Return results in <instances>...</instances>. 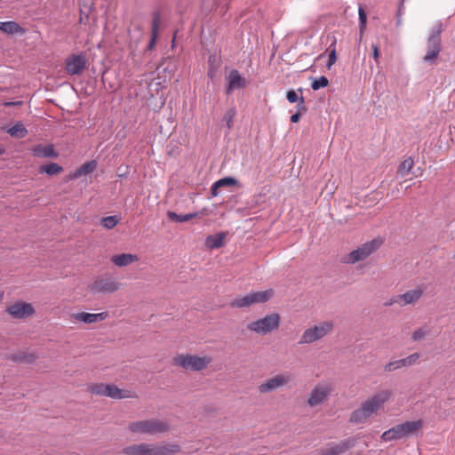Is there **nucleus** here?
Returning <instances> with one entry per match:
<instances>
[{
  "mask_svg": "<svg viewBox=\"0 0 455 455\" xmlns=\"http://www.w3.org/2000/svg\"><path fill=\"white\" fill-rule=\"evenodd\" d=\"M391 392L389 390L382 391L371 399L364 402L361 408L355 411L351 417L350 421L355 423H361L370 418L374 412L379 410L382 405L390 398Z\"/></svg>",
  "mask_w": 455,
  "mask_h": 455,
  "instance_id": "nucleus-1",
  "label": "nucleus"
},
{
  "mask_svg": "<svg viewBox=\"0 0 455 455\" xmlns=\"http://www.w3.org/2000/svg\"><path fill=\"white\" fill-rule=\"evenodd\" d=\"M179 451V446L175 444L151 446L146 443L130 446L124 450L128 455H172Z\"/></svg>",
  "mask_w": 455,
  "mask_h": 455,
  "instance_id": "nucleus-2",
  "label": "nucleus"
},
{
  "mask_svg": "<svg viewBox=\"0 0 455 455\" xmlns=\"http://www.w3.org/2000/svg\"><path fill=\"white\" fill-rule=\"evenodd\" d=\"M423 427L421 419L416 421H407L403 424L396 425L395 427L385 431L381 435L383 441H392L400 439L407 435L414 434L419 431Z\"/></svg>",
  "mask_w": 455,
  "mask_h": 455,
  "instance_id": "nucleus-3",
  "label": "nucleus"
},
{
  "mask_svg": "<svg viewBox=\"0 0 455 455\" xmlns=\"http://www.w3.org/2000/svg\"><path fill=\"white\" fill-rule=\"evenodd\" d=\"M168 425L158 419H148L132 422L129 426V429L132 433L138 434H158L168 430Z\"/></svg>",
  "mask_w": 455,
  "mask_h": 455,
  "instance_id": "nucleus-4",
  "label": "nucleus"
},
{
  "mask_svg": "<svg viewBox=\"0 0 455 455\" xmlns=\"http://www.w3.org/2000/svg\"><path fill=\"white\" fill-rule=\"evenodd\" d=\"M211 362L209 357H199L195 355H178L174 358L176 365L181 366L186 370L200 371L205 368Z\"/></svg>",
  "mask_w": 455,
  "mask_h": 455,
  "instance_id": "nucleus-5",
  "label": "nucleus"
},
{
  "mask_svg": "<svg viewBox=\"0 0 455 455\" xmlns=\"http://www.w3.org/2000/svg\"><path fill=\"white\" fill-rule=\"evenodd\" d=\"M280 317L277 314H271L260 320L251 323L248 328L258 333H267L277 329Z\"/></svg>",
  "mask_w": 455,
  "mask_h": 455,
  "instance_id": "nucleus-6",
  "label": "nucleus"
},
{
  "mask_svg": "<svg viewBox=\"0 0 455 455\" xmlns=\"http://www.w3.org/2000/svg\"><path fill=\"white\" fill-rule=\"evenodd\" d=\"M383 243L381 238H375L369 243H363L357 250L353 251L349 254L348 262L355 263L367 258L371 253L375 251Z\"/></svg>",
  "mask_w": 455,
  "mask_h": 455,
  "instance_id": "nucleus-7",
  "label": "nucleus"
},
{
  "mask_svg": "<svg viewBox=\"0 0 455 455\" xmlns=\"http://www.w3.org/2000/svg\"><path fill=\"white\" fill-rule=\"evenodd\" d=\"M86 68V60L82 54H72L66 59L65 70L68 75H80Z\"/></svg>",
  "mask_w": 455,
  "mask_h": 455,
  "instance_id": "nucleus-8",
  "label": "nucleus"
},
{
  "mask_svg": "<svg viewBox=\"0 0 455 455\" xmlns=\"http://www.w3.org/2000/svg\"><path fill=\"white\" fill-rule=\"evenodd\" d=\"M90 390L93 394L103 395L112 398H124L128 396L124 390L119 389L113 385L94 384L90 387Z\"/></svg>",
  "mask_w": 455,
  "mask_h": 455,
  "instance_id": "nucleus-9",
  "label": "nucleus"
},
{
  "mask_svg": "<svg viewBox=\"0 0 455 455\" xmlns=\"http://www.w3.org/2000/svg\"><path fill=\"white\" fill-rule=\"evenodd\" d=\"M331 328L332 324L331 323H323L313 329H308L304 332L301 342H314L327 334L331 330Z\"/></svg>",
  "mask_w": 455,
  "mask_h": 455,
  "instance_id": "nucleus-10",
  "label": "nucleus"
},
{
  "mask_svg": "<svg viewBox=\"0 0 455 455\" xmlns=\"http://www.w3.org/2000/svg\"><path fill=\"white\" fill-rule=\"evenodd\" d=\"M7 312L12 317L20 319L32 315L35 310L29 303L17 302L8 307Z\"/></svg>",
  "mask_w": 455,
  "mask_h": 455,
  "instance_id": "nucleus-11",
  "label": "nucleus"
},
{
  "mask_svg": "<svg viewBox=\"0 0 455 455\" xmlns=\"http://www.w3.org/2000/svg\"><path fill=\"white\" fill-rule=\"evenodd\" d=\"M119 288V283L110 278L97 279L92 289L96 291L101 292H114Z\"/></svg>",
  "mask_w": 455,
  "mask_h": 455,
  "instance_id": "nucleus-12",
  "label": "nucleus"
},
{
  "mask_svg": "<svg viewBox=\"0 0 455 455\" xmlns=\"http://www.w3.org/2000/svg\"><path fill=\"white\" fill-rule=\"evenodd\" d=\"M32 154L37 157H45V158H56L58 157V153L54 149V146L52 144L44 145L37 144L35 145L31 148Z\"/></svg>",
  "mask_w": 455,
  "mask_h": 455,
  "instance_id": "nucleus-13",
  "label": "nucleus"
},
{
  "mask_svg": "<svg viewBox=\"0 0 455 455\" xmlns=\"http://www.w3.org/2000/svg\"><path fill=\"white\" fill-rule=\"evenodd\" d=\"M441 51V40L438 36H433L428 40L427 52L424 57L426 61L435 60Z\"/></svg>",
  "mask_w": 455,
  "mask_h": 455,
  "instance_id": "nucleus-14",
  "label": "nucleus"
},
{
  "mask_svg": "<svg viewBox=\"0 0 455 455\" xmlns=\"http://www.w3.org/2000/svg\"><path fill=\"white\" fill-rule=\"evenodd\" d=\"M330 392L331 388L328 386L316 387L308 399V403L312 406L319 404L326 398Z\"/></svg>",
  "mask_w": 455,
  "mask_h": 455,
  "instance_id": "nucleus-15",
  "label": "nucleus"
},
{
  "mask_svg": "<svg viewBox=\"0 0 455 455\" xmlns=\"http://www.w3.org/2000/svg\"><path fill=\"white\" fill-rule=\"evenodd\" d=\"M289 379H290V378L288 376L284 377L283 375H277V376L268 379L265 383H262L259 386V390L262 393L273 390V389L287 383L289 381Z\"/></svg>",
  "mask_w": 455,
  "mask_h": 455,
  "instance_id": "nucleus-16",
  "label": "nucleus"
},
{
  "mask_svg": "<svg viewBox=\"0 0 455 455\" xmlns=\"http://www.w3.org/2000/svg\"><path fill=\"white\" fill-rule=\"evenodd\" d=\"M228 233L220 232L215 235H208L205 239V245L208 249H217L224 246L225 238Z\"/></svg>",
  "mask_w": 455,
  "mask_h": 455,
  "instance_id": "nucleus-17",
  "label": "nucleus"
},
{
  "mask_svg": "<svg viewBox=\"0 0 455 455\" xmlns=\"http://www.w3.org/2000/svg\"><path fill=\"white\" fill-rule=\"evenodd\" d=\"M138 260L137 255L130 253L116 254L111 258V261L118 267H124Z\"/></svg>",
  "mask_w": 455,
  "mask_h": 455,
  "instance_id": "nucleus-18",
  "label": "nucleus"
},
{
  "mask_svg": "<svg viewBox=\"0 0 455 455\" xmlns=\"http://www.w3.org/2000/svg\"><path fill=\"white\" fill-rule=\"evenodd\" d=\"M245 87V80L243 78L237 70H232L228 76V92L234 89H240Z\"/></svg>",
  "mask_w": 455,
  "mask_h": 455,
  "instance_id": "nucleus-19",
  "label": "nucleus"
},
{
  "mask_svg": "<svg viewBox=\"0 0 455 455\" xmlns=\"http://www.w3.org/2000/svg\"><path fill=\"white\" fill-rule=\"evenodd\" d=\"M108 316V313L102 312L99 314L79 313L75 315V318L83 321L86 323H92L98 321H102Z\"/></svg>",
  "mask_w": 455,
  "mask_h": 455,
  "instance_id": "nucleus-20",
  "label": "nucleus"
},
{
  "mask_svg": "<svg viewBox=\"0 0 455 455\" xmlns=\"http://www.w3.org/2000/svg\"><path fill=\"white\" fill-rule=\"evenodd\" d=\"M161 23L160 14L158 12L154 13L152 20V28H151V39L148 44V50H152L156 43V39L158 36V30Z\"/></svg>",
  "mask_w": 455,
  "mask_h": 455,
  "instance_id": "nucleus-21",
  "label": "nucleus"
},
{
  "mask_svg": "<svg viewBox=\"0 0 455 455\" xmlns=\"http://www.w3.org/2000/svg\"><path fill=\"white\" fill-rule=\"evenodd\" d=\"M0 30L10 35L25 33V29L15 21H0Z\"/></svg>",
  "mask_w": 455,
  "mask_h": 455,
  "instance_id": "nucleus-22",
  "label": "nucleus"
},
{
  "mask_svg": "<svg viewBox=\"0 0 455 455\" xmlns=\"http://www.w3.org/2000/svg\"><path fill=\"white\" fill-rule=\"evenodd\" d=\"M419 358V355L418 353L412 354L406 358L395 361L394 363H390L387 365V371H392L393 369H397L403 366H408L414 363Z\"/></svg>",
  "mask_w": 455,
  "mask_h": 455,
  "instance_id": "nucleus-23",
  "label": "nucleus"
},
{
  "mask_svg": "<svg viewBox=\"0 0 455 455\" xmlns=\"http://www.w3.org/2000/svg\"><path fill=\"white\" fill-rule=\"evenodd\" d=\"M422 295V291L420 289L410 291L403 295L398 297V299L395 300V302L401 303L403 305L410 304L420 298Z\"/></svg>",
  "mask_w": 455,
  "mask_h": 455,
  "instance_id": "nucleus-24",
  "label": "nucleus"
},
{
  "mask_svg": "<svg viewBox=\"0 0 455 455\" xmlns=\"http://www.w3.org/2000/svg\"><path fill=\"white\" fill-rule=\"evenodd\" d=\"M97 167V163L95 161H90L83 164L72 175L71 179H77L83 175H87L92 173Z\"/></svg>",
  "mask_w": 455,
  "mask_h": 455,
  "instance_id": "nucleus-25",
  "label": "nucleus"
},
{
  "mask_svg": "<svg viewBox=\"0 0 455 455\" xmlns=\"http://www.w3.org/2000/svg\"><path fill=\"white\" fill-rule=\"evenodd\" d=\"M349 447L348 442H343L334 446L327 447L321 451L319 455H339L347 450Z\"/></svg>",
  "mask_w": 455,
  "mask_h": 455,
  "instance_id": "nucleus-26",
  "label": "nucleus"
},
{
  "mask_svg": "<svg viewBox=\"0 0 455 455\" xmlns=\"http://www.w3.org/2000/svg\"><path fill=\"white\" fill-rule=\"evenodd\" d=\"M328 38L331 39V44L329 45V47L326 50V52H329V60H328L327 67L329 68H331V67L337 60V52H336L337 39L334 36H328Z\"/></svg>",
  "mask_w": 455,
  "mask_h": 455,
  "instance_id": "nucleus-27",
  "label": "nucleus"
},
{
  "mask_svg": "<svg viewBox=\"0 0 455 455\" xmlns=\"http://www.w3.org/2000/svg\"><path fill=\"white\" fill-rule=\"evenodd\" d=\"M7 132L13 138L22 139L27 136L28 130L21 123H17L7 130Z\"/></svg>",
  "mask_w": 455,
  "mask_h": 455,
  "instance_id": "nucleus-28",
  "label": "nucleus"
},
{
  "mask_svg": "<svg viewBox=\"0 0 455 455\" xmlns=\"http://www.w3.org/2000/svg\"><path fill=\"white\" fill-rule=\"evenodd\" d=\"M253 300V304L255 303H263L267 301L270 298H272L274 291L272 289L263 291H257L251 293Z\"/></svg>",
  "mask_w": 455,
  "mask_h": 455,
  "instance_id": "nucleus-29",
  "label": "nucleus"
},
{
  "mask_svg": "<svg viewBox=\"0 0 455 455\" xmlns=\"http://www.w3.org/2000/svg\"><path fill=\"white\" fill-rule=\"evenodd\" d=\"M253 300V304L255 303H263L267 301L270 298H272L274 291L272 289L263 291H257L251 293Z\"/></svg>",
  "mask_w": 455,
  "mask_h": 455,
  "instance_id": "nucleus-30",
  "label": "nucleus"
},
{
  "mask_svg": "<svg viewBox=\"0 0 455 455\" xmlns=\"http://www.w3.org/2000/svg\"><path fill=\"white\" fill-rule=\"evenodd\" d=\"M63 171V168L56 163H51L48 164L42 165L39 168L40 173H47L48 175H57Z\"/></svg>",
  "mask_w": 455,
  "mask_h": 455,
  "instance_id": "nucleus-31",
  "label": "nucleus"
},
{
  "mask_svg": "<svg viewBox=\"0 0 455 455\" xmlns=\"http://www.w3.org/2000/svg\"><path fill=\"white\" fill-rule=\"evenodd\" d=\"M167 215L171 220L175 222H186L196 217V213L180 215L173 212H168Z\"/></svg>",
  "mask_w": 455,
  "mask_h": 455,
  "instance_id": "nucleus-32",
  "label": "nucleus"
},
{
  "mask_svg": "<svg viewBox=\"0 0 455 455\" xmlns=\"http://www.w3.org/2000/svg\"><path fill=\"white\" fill-rule=\"evenodd\" d=\"M252 304H253V300H252L251 294L250 293L243 298L235 299L231 305L233 307H249Z\"/></svg>",
  "mask_w": 455,
  "mask_h": 455,
  "instance_id": "nucleus-33",
  "label": "nucleus"
},
{
  "mask_svg": "<svg viewBox=\"0 0 455 455\" xmlns=\"http://www.w3.org/2000/svg\"><path fill=\"white\" fill-rule=\"evenodd\" d=\"M307 111V108L305 106V100L302 96H300V100H299V103L298 105V111L297 113L293 114L291 116V123H297L299 121L300 119V116L302 113H305Z\"/></svg>",
  "mask_w": 455,
  "mask_h": 455,
  "instance_id": "nucleus-34",
  "label": "nucleus"
},
{
  "mask_svg": "<svg viewBox=\"0 0 455 455\" xmlns=\"http://www.w3.org/2000/svg\"><path fill=\"white\" fill-rule=\"evenodd\" d=\"M120 219L117 216H108L105 217L101 220V224L104 228L108 229H111L116 226V224L119 222Z\"/></svg>",
  "mask_w": 455,
  "mask_h": 455,
  "instance_id": "nucleus-35",
  "label": "nucleus"
},
{
  "mask_svg": "<svg viewBox=\"0 0 455 455\" xmlns=\"http://www.w3.org/2000/svg\"><path fill=\"white\" fill-rule=\"evenodd\" d=\"M414 162L411 158L405 159L399 165L398 172L403 173H408L413 167Z\"/></svg>",
  "mask_w": 455,
  "mask_h": 455,
  "instance_id": "nucleus-36",
  "label": "nucleus"
},
{
  "mask_svg": "<svg viewBox=\"0 0 455 455\" xmlns=\"http://www.w3.org/2000/svg\"><path fill=\"white\" fill-rule=\"evenodd\" d=\"M329 84V81L325 76H321L320 78L315 80L311 87L313 90H319L320 88H324Z\"/></svg>",
  "mask_w": 455,
  "mask_h": 455,
  "instance_id": "nucleus-37",
  "label": "nucleus"
},
{
  "mask_svg": "<svg viewBox=\"0 0 455 455\" xmlns=\"http://www.w3.org/2000/svg\"><path fill=\"white\" fill-rule=\"evenodd\" d=\"M35 357L33 355L21 353L20 355H15L12 356V360L25 363H32Z\"/></svg>",
  "mask_w": 455,
  "mask_h": 455,
  "instance_id": "nucleus-38",
  "label": "nucleus"
},
{
  "mask_svg": "<svg viewBox=\"0 0 455 455\" xmlns=\"http://www.w3.org/2000/svg\"><path fill=\"white\" fill-rule=\"evenodd\" d=\"M216 182L217 185L220 186V188L235 186L236 184V180L231 177L220 179Z\"/></svg>",
  "mask_w": 455,
  "mask_h": 455,
  "instance_id": "nucleus-39",
  "label": "nucleus"
},
{
  "mask_svg": "<svg viewBox=\"0 0 455 455\" xmlns=\"http://www.w3.org/2000/svg\"><path fill=\"white\" fill-rule=\"evenodd\" d=\"M359 20H360V27H361V30H362L365 28L366 20H367L366 12L362 6L359 7Z\"/></svg>",
  "mask_w": 455,
  "mask_h": 455,
  "instance_id": "nucleus-40",
  "label": "nucleus"
},
{
  "mask_svg": "<svg viewBox=\"0 0 455 455\" xmlns=\"http://www.w3.org/2000/svg\"><path fill=\"white\" fill-rule=\"evenodd\" d=\"M287 100H289V102L291 103H294L296 101H299L300 100V97L298 96L297 92L293 90H290L287 92Z\"/></svg>",
  "mask_w": 455,
  "mask_h": 455,
  "instance_id": "nucleus-41",
  "label": "nucleus"
},
{
  "mask_svg": "<svg viewBox=\"0 0 455 455\" xmlns=\"http://www.w3.org/2000/svg\"><path fill=\"white\" fill-rule=\"evenodd\" d=\"M371 49H372L373 59L376 61V63H379V56H380L379 46L377 44H372Z\"/></svg>",
  "mask_w": 455,
  "mask_h": 455,
  "instance_id": "nucleus-42",
  "label": "nucleus"
},
{
  "mask_svg": "<svg viewBox=\"0 0 455 455\" xmlns=\"http://www.w3.org/2000/svg\"><path fill=\"white\" fill-rule=\"evenodd\" d=\"M424 335H425V331H423L421 329H419L412 333V339H413V340H419L421 338H423Z\"/></svg>",
  "mask_w": 455,
  "mask_h": 455,
  "instance_id": "nucleus-43",
  "label": "nucleus"
},
{
  "mask_svg": "<svg viewBox=\"0 0 455 455\" xmlns=\"http://www.w3.org/2000/svg\"><path fill=\"white\" fill-rule=\"evenodd\" d=\"M219 188H220V187L217 185V182H214L211 188V194L212 196H216L218 195Z\"/></svg>",
  "mask_w": 455,
  "mask_h": 455,
  "instance_id": "nucleus-44",
  "label": "nucleus"
},
{
  "mask_svg": "<svg viewBox=\"0 0 455 455\" xmlns=\"http://www.w3.org/2000/svg\"><path fill=\"white\" fill-rule=\"evenodd\" d=\"M233 116H234V112L232 114H230L229 118L228 120V128H231Z\"/></svg>",
  "mask_w": 455,
  "mask_h": 455,
  "instance_id": "nucleus-45",
  "label": "nucleus"
}]
</instances>
